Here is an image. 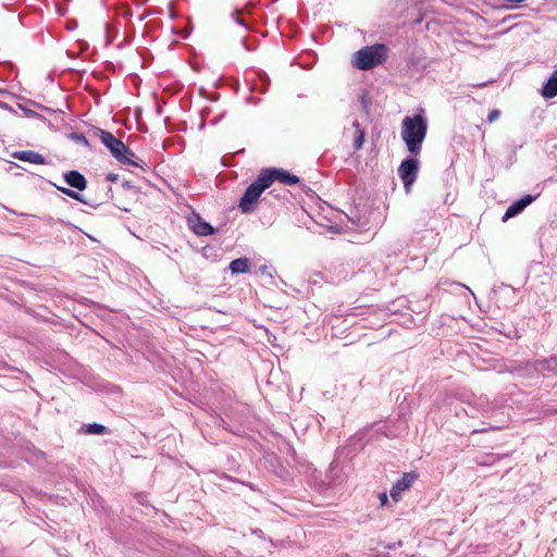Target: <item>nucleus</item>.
I'll return each mask as SVG.
<instances>
[{
	"label": "nucleus",
	"instance_id": "nucleus-16",
	"mask_svg": "<svg viewBox=\"0 0 557 557\" xmlns=\"http://www.w3.org/2000/svg\"><path fill=\"white\" fill-rule=\"evenodd\" d=\"M230 270L233 274H244L249 272V260L247 258H237L230 263Z\"/></svg>",
	"mask_w": 557,
	"mask_h": 557
},
{
	"label": "nucleus",
	"instance_id": "nucleus-14",
	"mask_svg": "<svg viewBox=\"0 0 557 557\" xmlns=\"http://www.w3.org/2000/svg\"><path fill=\"white\" fill-rule=\"evenodd\" d=\"M542 96L552 99L557 96V69L552 73L548 81L542 87Z\"/></svg>",
	"mask_w": 557,
	"mask_h": 557
},
{
	"label": "nucleus",
	"instance_id": "nucleus-12",
	"mask_svg": "<svg viewBox=\"0 0 557 557\" xmlns=\"http://www.w3.org/2000/svg\"><path fill=\"white\" fill-rule=\"evenodd\" d=\"M539 375H557V357L550 356L546 359L535 360Z\"/></svg>",
	"mask_w": 557,
	"mask_h": 557
},
{
	"label": "nucleus",
	"instance_id": "nucleus-2",
	"mask_svg": "<svg viewBox=\"0 0 557 557\" xmlns=\"http://www.w3.org/2000/svg\"><path fill=\"white\" fill-rule=\"evenodd\" d=\"M96 133L98 134L100 141L108 148L111 156L120 163L141 169L144 168L146 163L143 160L137 159L134 151L112 133L101 128H97Z\"/></svg>",
	"mask_w": 557,
	"mask_h": 557
},
{
	"label": "nucleus",
	"instance_id": "nucleus-37",
	"mask_svg": "<svg viewBox=\"0 0 557 557\" xmlns=\"http://www.w3.org/2000/svg\"><path fill=\"white\" fill-rule=\"evenodd\" d=\"M244 29L245 30H250V28H248L246 25H244Z\"/></svg>",
	"mask_w": 557,
	"mask_h": 557
},
{
	"label": "nucleus",
	"instance_id": "nucleus-32",
	"mask_svg": "<svg viewBox=\"0 0 557 557\" xmlns=\"http://www.w3.org/2000/svg\"><path fill=\"white\" fill-rule=\"evenodd\" d=\"M113 38H114V37H106V39H104V46H106V47H108V46L111 44V41H112V39H113Z\"/></svg>",
	"mask_w": 557,
	"mask_h": 557
},
{
	"label": "nucleus",
	"instance_id": "nucleus-29",
	"mask_svg": "<svg viewBox=\"0 0 557 557\" xmlns=\"http://www.w3.org/2000/svg\"><path fill=\"white\" fill-rule=\"evenodd\" d=\"M380 500H381V505L384 506L387 504L388 499H387V495L386 493H382L380 494Z\"/></svg>",
	"mask_w": 557,
	"mask_h": 557
},
{
	"label": "nucleus",
	"instance_id": "nucleus-22",
	"mask_svg": "<svg viewBox=\"0 0 557 557\" xmlns=\"http://www.w3.org/2000/svg\"><path fill=\"white\" fill-rule=\"evenodd\" d=\"M66 196L71 197L72 199H75L82 203H85V205L88 203L79 193H77L73 189H70L69 193L66 194Z\"/></svg>",
	"mask_w": 557,
	"mask_h": 557
},
{
	"label": "nucleus",
	"instance_id": "nucleus-4",
	"mask_svg": "<svg viewBox=\"0 0 557 557\" xmlns=\"http://www.w3.org/2000/svg\"><path fill=\"white\" fill-rule=\"evenodd\" d=\"M269 180L270 177L265 175L262 169L257 178L246 188L238 205L243 213H251L255 210V205L261 194L271 186Z\"/></svg>",
	"mask_w": 557,
	"mask_h": 557
},
{
	"label": "nucleus",
	"instance_id": "nucleus-27",
	"mask_svg": "<svg viewBox=\"0 0 557 557\" xmlns=\"http://www.w3.org/2000/svg\"><path fill=\"white\" fill-rule=\"evenodd\" d=\"M500 288H502V289H504V290H506V292H509V293H511V294H515V293H516V289H515V288H512L511 286L506 285V284H502Z\"/></svg>",
	"mask_w": 557,
	"mask_h": 557
},
{
	"label": "nucleus",
	"instance_id": "nucleus-25",
	"mask_svg": "<svg viewBox=\"0 0 557 557\" xmlns=\"http://www.w3.org/2000/svg\"><path fill=\"white\" fill-rule=\"evenodd\" d=\"M508 30H511L513 33V35H520V34L527 33V30H524L523 27L520 25H515L513 27L509 28Z\"/></svg>",
	"mask_w": 557,
	"mask_h": 557
},
{
	"label": "nucleus",
	"instance_id": "nucleus-19",
	"mask_svg": "<svg viewBox=\"0 0 557 557\" xmlns=\"http://www.w3.org/2000/svg\"><path fill=\"white\" fill-rule=\"evenodd\" d=\"M354 126L357 128L356 136L354 139V149L359 150L361 149L363 143H364V132L361 129L360 124L358 121L354 122Z\"/></svg>",
	"mask_w": 557,
	"mask_h": 557
},
{
	"label": "nucleus",
	"instance_id": "nucleus-33",
	"mask_svg": "<svg viewBox=\"0 0 557 557\" xmlns=\"http://www.w3.org/2000/svg\"><path fill=\"white\" fill-rule=\"evenodd\" d=\"M123 186H124L125 188H131V187H132L131 183H129V182H127V181H125V182L123 183Z\"/></svg>",
	"mask_w": 557,
	"mask_h": 557
},
{
	"label": "nucleus",
	"instance_id": "nucleus-34",
	"mask_svg": "<svg viewBox=\"0 0 557 557\" xmlns=\"http://www.w3.org/2000/svg\"><path fill=\"white\" fill-rule=\"evenodd\" d=\"M486 84H487V83H480V84H475L474 86H475V87H484V86H486Z\"/></svg>",
	"mask_w": 557,
	"mask_h": 557
},
{
	"label": "nucleus",
	"instance_id": "nucleus-21",
	"mask_svg": "<svg viewBox=\"0 0 557 557\" xmlns=\"http://www.w3.org/2000/svg\"><path fill=\"white\" fill-rule=\"evenodd\" d=\"M70 137L76 143V144H79V145H83L85 147H88L89 146V141L88 139L85 137V135L81 134V133H72L70 135Z\"/></svg>",
	"mask_w": 557,
	"mask_h": 557
},
{
	"label": "nucleus",
	"instance_id": "nucleus-11",
	"mask_svg": "<svg viewBox=\"0 0 557 557\" xmlns=\"http://www.w3.org/2000/svg\"><path fill=\"white\" fill-rule=\"evenodd\" d=\"M65 183L77 190H85L87 187V180L78 171L72 170L63 175Z\"/></svg>",
	"mask_w": 557,
	"mask_h": 557
},
{
	"label": "nucleus",
	"instance_id": "nucleus-13",
	"mask_svg": "<svg viewBox=\"0 0 557 557\" xmlns=\"http://www.w3.org/2000/svg\"><path fill=\"white\" fill-rule=\"evenodd\" d=\"M12 157L20 161L29 162L33 164H46L45 157L34 150L14 151Z\"/></svg>",
	"mask_w": 557,
	"mask_h": 557
},
{
	"label": "nucleus",
	"instance_id": "nucleus-9",
	"mask_svg": "<svg viewBox=\"0 0 557 557\" xmlns=\"http://www.w3.org/2000/svg\"><path fill=\"white\" fill-rule=\"evenodd\" d=\"M536 361H522L515 363L510 368V372L519 377L533 379L539 376Z\"/></svg>",
	"mask_w": 557,
	"mask_h": 557
},
{
	"label": "nucleus",
	"instance_id": "nucleus-23",
	"mask_svg": "<svg viewBox=\"0 0 557 557\" xmlns=\"http://www.w3.org/2000/svg\"><path fill=\"white\" fill-rule=\"evenodd\" d=\"M499 116H500V111H499L498 109H494V110H492V111L488 113L486 121H487L488 123H493V122H495Z\"/></svg>",
	"mask_w": 557,
	"mask_h": 557
},
{
	"label": "nucleus",
	"instance_id": "nucleus-35",
	"mask_svg": "<svg viewBox=\"0 0 557 557\" xmlns=\"http://www.w3.org/2000/svg\"><path fill=\"white\" fill-rule=\"evenodd\" d=\"M74 28H75V24H74V25H70V26L67 27V29H69V30H71V32H72V30H74Z\"/></svg>",
	"mask_w": 557,
	"mask_h": 557
},
{
	"label": "nucleus",
	"instance_id": "nucleus-5",
	"mask_svg": "<svg viewBox=\"0 0 557 557\" xmlns=\"http://www.w3.org/2000/svg\"><path fill=\"white\" fill-rule=\"evenodd\" d=\"M269 180L270 177L265 175L262 169L257 178L246 188L238 205L243 213H251L255 210V205L261 194L271 186Z\"/></svg>",
	"mask_w": 557,
	"mask_h": 557
},
{
	"label": "nucleus",
	"instance_id": "nucleus-15",
	"mask_svg": "<svg viewBox=\"0 0 557 557\" xmlns=\"http://www.w3.org/2000/svg\"><path fill=\"white\" fill-rule=\"evenodd\" d=\"M191 228L194 233L199 236H209L215 232L210 223L202 221L199 216L193 222Z\"/></svg>",
	"mask_w": 557,
	"mask_h": 557
},
{
	"label": "nucleus",
	"instance_id": "nucleus-31",
	"mask_svg": "<svg viewBox=\"0 0 557 557\" xmlns=\"http://www.w3.org/2000/svg\"><path fill=\"white\" fill-rule=\"evenodd\" d=\"M246 39H247V37H244V38L242 39V44L245 46L246 50H252L253 48H252V47H250V46L247 44V40H246Z\"/></svg>",
	"mask_w": 557,
	"mask_h": 557
},
{
	"label": "nucleus",
	"instance_id": "nucleus-18",
	"mask_svg": "<svg viewBox=\"0 0 557 557\" xmlns=\"http://www.w3.org/2000/svg\"><path fill=\"white\" fill-rule=\"evenodd\" d=\"M83 430L86 434L102 435L109 432L108 428L103 424L92 422L83 425Z\"/></svg>",
	"mask_w": 557,
	"mask_h": 557
},
{
	"label": "nucleus",
	"instance_id": "nucleus-8",
	"mask_svg": "<svg viewBox=\"0 0 557 557\" xmlns=\"http://www.w3.org/2000/svg\"><path fill=\"white\" fill-rule=\"evenodd\" d=\"M537 195H524L518 200L513 201L506 210L505 214L502 218L503 222H507L509 219L517 216L520 214L529 205H531L536 198Z\"/></svg>",
	"mask_w": 557,
	"mask_h": 557
},
{
	"label": "nucleus",
	"instance_id": "nucleus-28",
	"mask_svg": "<svg viewBox=\"0 0 557 557\" xmlns=\"http://www.w3.org/2000/svg\"><path fill=\"white\" fill-rule=\"evenodd\" d=\"M260 271H261V273H262V274H267V275H269L270 277H272V276H273V275H272V273L270 272V270H269V268H268L267 265H262V267L260 268Z\"/></svg>",
	"mask_w": 557,
	"mask_h": 557
},
{
	"label": "nucleus",
	"instance_id": "nucleus-17",
	"mask_svg": "<svg viewBox=\"0 0 557 557\" xmlns=\"http://www.w3.org/2000/svg\"><path fill=\"white\" fill-rule=\"evenodd\" d=\"M453 44L456 49H458L462 52H467V53H474V51L478 48V46L475 44H473L467 39L454 38Z\"/></svg>",
	"mask_w": 557,
	"mask_h": 557
},
{
	"label": "nucleus",
	"instance_id": "nucleus-3",
	"mask_svg": "<svg viewBox=\"0 0 557 557\" xmlns=\"http://www.w3.org/2000/svg\"><path fill=\"white\" fill-rule=\"evenodd\" d=\"M386 53L385 45L367 46L354 53L351 63L358 70L369 71L381 64L386 59Z\"/></svg>",
	"mask_w": 557,
	"mask_h": 557
},
{
	"label": "nucleus",
	"instance_id": "nucleus-1",
	"mask_svg": "<svg viewBox=\"0 0 557 557\" xmlns=\"http://www.w3.org/2000/svg\"><path fill=\"white\" fill-rule=\"evenodd\" d=\"M426 132L428 121L423 111L412 116L407 115L404 117L400 135L411 156L417 157L420 154Z\"/></svg>",
	"mask_w": 557,
	"mask_h": 557
},
{
	"label": "nucleus",
	"instance_id": "nucleus-36",
	"mask_svg": "<svg viewBox=\"0 0 557 557\" xmlns=\"http://www.w3.org/2000/svg\"><path fill=\"white\" fill-rule=\"evenodd\" d=\"M485 430H486V429H482V430H480V431H478V430H473V433H476V432H484Z\"/></svg>",
	"mask_w": 557,
	"mask_h": 557
},
{
	"label": "nucleus",
	"instance_id": "nucleus-26",
	"mask_svg": "<svg viewBox=\"0 0 557 557\" xmlns=\"http://www.w3.org/2000/svg\"><path fill=\"white\" fill-rule=\"evenodd\" d=\"M107 180H108V181H110V182H115V181H117V180H119V175H117V174H115V173H109V174L107 175Z\"/></svg>",
	"mask_w": 557,
	"mask_h": 557
},
{
	"label": "nucleus",
	"instance_id": "nucleus-30",
	"mask_svg": "<svg viewBox=\"0 0 557 557\" xmlns=\"http://www.w3.org/2000/svg\"><path fill=\"white\" fill-rule=\"evenodd\" d=\"M53 186H54L58 190H60L62 194H64V195H66V194L69 193V190H70V188H67V187H62V186H58L57 184H53Z\"/></svg>",
	"mask_w": 557,
	"mask_h": 557
},
{
	"label": "nucleus",
	"instance_id": "nucleus-20",
	"mask_svg": "<svg viewBox=\"0 0 557 557\" xmlns=\"http://www.w3.org/2000/svg\"><path fill=\"white\" fill-rule=\"evenodd\" d=\"M76 45L79 48V53L88 48V44L85 40H77ZM66 54L71 58H76L78 55V52H75L73 49H67Z\"/></svg>",
	"mask_w": 557,
	"mask_h": 557
},
{
	"label": "nucleus",
	"instance_id": "nucleus-6",
	"mask_svg": "<svg viewBox=\"0 0 557 557\" xmlns=\"http://www.w3.org/2000/svg\"><path fill=\"white\" fill-rule=\"evenodd\" d=\"M419 172V161L416 158H407L403 160L398 168V175L403 181L407 193L410 191L412 184L416 182Z\"/></svg>",
	"mask_w": 557,
	"mask_h": 557
},
{
	"label": "nucleus",
	"instance_id": "nucleus-24",
	"mask_svg": "<svg viewBox=\"0 0 557 557\" xmlns=\"http://www.w3.org/2000/svg\"><path fill=\"white\" fill-rule=\"evenodd\" d=\"M259 78L262 81V83L265 84L264 87L261 90L262 92H265L267 85L270 83L269 76L267 75V73L261 72V73H259Z\"/></svg>",
	"mask_w": 557,
	"mask_h": 557
},
{
	"label": "nucleus",
	"instance_id": "nucleus-7",
	"mask_svg": "<svg viewBox=\"0 0 557 557\" xmlns=\"http://www.w3.org/2000/svg\"><path fill=\"white\" fill-rule=\"evenodd\" d=\"M265 172V175L270 177L269 182L272 185L275 181L287 185L293 186L299 183L300 178L288 171H285L283 169L277 168H265L263 169Z\"/></svg>",
	"mask_w": 557,
	"mask_h": 557
},
{
	"label": "nucleus",
	"instance_id": "nucleus-10",
	"mask_svg": "<svg viewBox=\"0 0 557 557\" xmlns=\"http://www.w3.org/2000/svg\"><path fill=\"white\" fill-rule=\"evenodd\" d=\"M417 475L412 472L404 473V475L397 480L391 488V497L394 502H398L404 491L408 490L416 481Z\"/></svg>",
	"mask_w": 557,
	"mask_h": 557
}]
</instances>
